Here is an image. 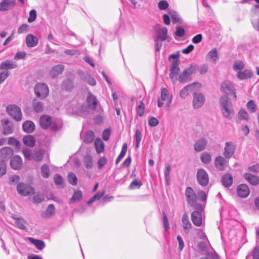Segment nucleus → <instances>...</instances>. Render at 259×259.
Instances as JSON below:
<instances>
[{"instance_id": "obj_40", "label": "nucleus", "mask_w": 259, "mask_h": 259, "mask_svg": "<svg viewBox=\"0 0 259 259\" xmlns=\"http://www.w3.org/2000/svg\"><path fill=\"white\" fill-rule=\"evenodd\" d=\"M67 179L69 183L72 185H76L77 182V179L76 175L73 172H70L67 176Z\"/></svg>"}, {"instance_id": "obj_37", "label": "nucleus", "mask_w": 259, "mask_h": 259, "mask_svg": "<svg viewBox=\"0 0 259 259\" xmlns=\"http://www.w3.org/2000/svg\"><path fill=\"white\" fill-rule=\"evenodd\" d=\"M183 226L184 230H188L191 228L192 225L190 222L188 215L184 213L182 217Z\"/></svg>"}, {"instance_id": "obj_17", "label": "nucleus", "mask_w": 259, "mask_h": 259, "mask_svg": "<svg viewBox=\"0 0 259 259\" xmlns=\"http://www.w3.org/2000/svg\"><path fill=\"white\" fill-rule=\"evenodd\" d=\"M207 145V140L201 138L197 140L194 144V149L196 152H200L203 150Z\"/></svg>"}, {"instance_id": "obj_26", "label": "nucleus", "mask_w": 259, "mask_h": 259, "mask_svg": "<svg viewBox=\"0 0 259 259\" xmlns=\"http://www.w3.org/2000/svg\"><path fill=\"white\" fill-rule=\"evenodd\" d=\"M252 76V73L250 70L245 69L244 71H238L237 76L240 80H245Z\"/></svg>"}, {"instance_id": "obj_15", "label": "nucleus", "mask_w": 259, "mask_h": 259, "mask_svg": "<svg viewBox=\"0 0 259 259\" xmlns=\"http://www.w3.org/2000/svg\"><path fill=\"white\" fill-rule=\"evenodd\" d=\"M13 150L10 147H4L0 150V160L2 162H5L13 154Z\"/></svg>"}, {"instance_id": "obj_64", "label": "nucleus", "mask_w": 259, "mask_h": 259, "mask_svg": "<svg viewBox=\"0 0 259 259\" xmlns=\"http://www.w3.org/2000/svg\"><path fill=\"white\" fill-rule=\"evenodd\" d=\"M33 159L35 161H39L41 160L43 157V155L40 152H36L33 154Z\"/></svg>"}, {"instance_id": "obj_62", "label": "nucleus", "mask_w": 259, "mask_h": 259, "mask_svg": "<svg viewBox=\"0 0 259 259\" xmlns=\"http://www.w3.org/2000/svg\"><path fill=\"white\" fill-rule=\"evenodd\" d=\"M175 34L178 37H183L185 34V30L181 27H177Z\"/></svg>"}, {"instance_id": "obj_41", "label": "nucleus", "mask_w": 259, "mask_h": 259, "mask_svg": "<svg viewBox=\"0 0 259 259\" xmlns=\"http://www.w3.org/2000/svg\"><path fill=\"white\" fill-rule=\"evenodd\" d=\"M83 162L85 166L88 168H91L93 166V159L90 155H87L84 157Z\"/></svg>"}, {"instance_id": "obj_27", "label": "nucleus", "mask_w": 259, "mask_h": 259, "mask_svg": "<svg viewBox=\"0 0 259 259\" xmlns=\"http://www.w3.org/2000/svg\"><path fill=\"white\" fill-rule=\"evenodd\" d=\"M222 183L225 187H229L233 183V178L229 174L224 175L222 178Z\"/></svg>"}, {"instance_id": "obj_38", "label": "nucleus", "mask_w": 259, "mask_h": 259, "mask_svg": "<svg viewBox=\"0 0 259 259\" xmlns=\"http://www.w3.org/2000/svg\"><path fill=\"white\" fill-rule=\"evenodd\" d=\"M200 159L203 163L207 164L211 161V156L208 152H203L201 155Z\"/></svg>"}, {"instance_id": "obj_30", "label": "nucleus", "mask_w": 259, "mask_h": 259, "mask_svg": "<svg viewBox=\"0 0 259 259\" xmlns=\"http://www.w3.org/2000/svg\"><path fill=\"white\" fill-rule=\"evenodd\" d=\"M87 101L89 107L92 109H95L98 103L96 97L91 94H89L88 97Z\"/></svg>"}, {"instance_id": "obj_47", "label": "nucleus", "mask_w": 259, "mask_h": 259, "mask_svg": "<svg viewBox=\"0 0 259 259\" xmlns=\"http://www.w3.org/2000/svg\"><path fill=\"white\" fill-rule=\"evenodd\" d=\"M94 139V133L92 131H88L85 135L84 142L88 143H91Z\"/></svg>"}, {"instance_id": "obj_36", "label": "nucleus", "mask_w": 259, "mask_h": 259, "mask_svg": "<svg viewBox=\"0 0 259 259\" xmlns=\"http://www.w3.org/2000/svg\"><path fill=\"white\" fill-rule=\"evenodd\" d=\"M5 125H4V135H9L13 133V127L11 124H10L9 121L5 120L4 121Z\"/></svg>"}, {"instance_id": "obj_19", "label": "nucleus", "mask_w": 259, "mask_h": 259, "mask_svg": "<svg viewBox=\"0 0 259 259\" xmlns=\"http://www.w3.org/2000/svg\"><path fill=\"white\" fill-rule=\"evenodd\" d=\"M238 195L241 198L247 197L250 193L248 186L245 184L239 185L237 189Z\"/></svg>"}, {"instance_id": "obj_28", "label": "nucleus", "mask_w": 259, "mask_h": 259, "mask_svg": "<svg viewBox=\"0 0 259 259\" xmlns=\"http://www.w3.org/2000/svg\"><path fill=\"white\" fill-rule=\"evenodd\" d=\"M244 178L251 184L256 185L259 183V178L250 174L246 173L244 174Z\"/></svg>"}, {"instance_id": "obj_53", "label": "nucleus", "mask_w": 259, "mask_h": 259, "mask_svg": "<svg viewBox=\"0 0 259 259\" xmlns=\"http://www.w3.org/2000/svg\"><path fill=\"white\" fill-rule=\"evenodd\" d=\"M246 107L251 112H254L256 110V105L252 100H250L247 102Z\"/></svg>"}, {"instance_id": "obj_1", "label": "nucleus", "mask_w": 259, "mask_h": 259, "mask_svg": "<svg viewBox=\"0 0 259 259\" xmlns=\"http://www.w3.org/2000/svg\"><path fill=\"white\" fill-rule=\"evenodd\" d=\"M220 103L223 116L228 119H231L234 114V110L228 96L227 95L222 96L220 99Z\"/></svg>"}, {"instance_id": "obj_42", "label": "nucleus", "mask_w": 259, "mask_h": 259, "mask_svg": "<svg viewBox=\"0 0 259 259\" xmlns=\"http://www.w3.org/2000/svg\"><path fill=\"white\" fill-rule=\"evenodd\" d=\"M41 174L44 178H48L50 176V169L47 165L44 164L41 166Z\"/></svg>"}, {"instance_id": "obj_32", "label": "nucleus", "mask_w": 259, "mask_h": 259, "mask_svg": "<svg viewBox=\"0 0 259 259\" xmlns=\"http://www.w3.org/2000/svg\"><path fill=\"white\" fill-rule=\"evenodd\" d=\"M179 71V68L178 67V63L177 62L172 63V66L171 67L170 73L169 74L170 78L174 80L176 75Z\"/></svg>"}, {"instance_id": "obj_34", "label": "nucleus", "mask_w": 259, "mask_h": 259, "mask_svg": "<svg viewBox=\"0 0 259 259\" xmlns=\"http://www.w3.org/2000/svg\"><path fill=\"white\" fill-rule=\"evenodd\" d=\"M95 146L98 153H100L104 151V144L101 139L97 138L96 139L95 142Z\"/></svg>"}, {"instance_id": "obj_50", "label": "nucleus", "mask_w": 259, "mask_h": 259, "mask_svg": "<svg viewBox=\"0 0 259 259\" xmlns=\"http://www.w3.org/2000/svg\"><path fill=\"white\" fill-rule=\"evenodd\" d=\"M15 224L17 227L21 230H25L26 229L25 225L26 222L23 218L18 219V221H16Z\"/></svg>"}, {"instance_id": "obj_59", "label": "nucleus", "mask_w": 259, "mask_h": 259, "mask_svg": "<svg viewBox=\"0 0 259 259\" xmlns=\"http://www.w3.org/2000/svg\"><path fill=\"white\" fill-rule=\"evenodd\" d=\"M23 153L26 159L28 160H32L33 159V154L31 153L30 150L24 148L23 150Z\"/></svg>"}, {"instance_id": "obj_25", "label": "nucleus", "mask_w": 259, "mask_h": 259, "mask_svg": "<svg viewBox=\"0 0 259 259\" xmlns=\"http://www.w3.org/2000/svg\"><path fill=\"white\" fill-rule=\"evenodd\" d=\"M23 130L27 133H31L35 130L34 123L30 120L25 121L22 125Z\"/></svg>"}, {"instance_id": "obj_60", "label": "nucleus", "mask_w": 259, "mask_h": 259, "mask_svg": "<svg viewBox=\"0 0 259 259\" xmlns=\"http://www.w3.org/2000/svg\"><path fill=\"white\" fill-rule=\"evenodd\" d=\"M8 144L10 145H13L16 146L17 148H19L20 147V144L19 142L16 139L13 137L9 138L8 139Z\"/></svg>"}, {"instance_id": "obj_22", "label": "nucleus", "mask_w": 259, "mask_h": 259, "mask_svg": "<svg viewBox=\"0 0 259 259\" xmlns=\"http://www.w3.org/2000/svg\"><path fill=\"white\" fill-rule=\"evenodd\" d=\"M38 39L37 37L31 34H29L26 37V44L28 47H34L38 44Z\"/></svg>"}, {"instance_id": "obj_4", "label": "nucleus", "mask_w": 259, "mask_h": 259, "mask_svg": "<svg viewBox=\"0 0 259 259\" xmlns=\"http://www.w3.org/2000/svg\"><path fill=\"white\" fill-rule=\"evenodd\" d=\"M8 114L16 121H19L22 120V114L21 109L15 105H10L7 107Z\"/></svg>"}, {"instance_id": "obj_5", "label": "nucleus", "mask_w": 259, "mask_h": 259, "mask_svg": "<svg viewBox=\"0 0 259 259\" xmlns=\"http://www.w3.org/2000/svg\"><path fill=\"white\" fill-rule=\"evenodd\" d=\"M166 102L165 107L169 108L172 101V96L169 94L168 91L166 88H163L161 91L160 98L158 100V107H161Z\"/></svg>"}, {"instance_id": "obj_46", "label": "nucleus", "mask_w": 259, "mask_h": 259, "mask_svg": "<svg viewBox=\"0 0 259 259\" xmlns=\"http://www.w3.org/2000/svg\"><path fill=\"white\" fill-rule=\"evenodd\" d=\"M170 170H171L170 165L169 164H166L165 165V169L164 171V177H165L166 183L167 185L169 184L168 182H169V180L170 179L169 174H170Z\"/></svg>"}, {"instance_id": "obj_14", "label": "nucleus", "mask_w": 259, "mask_h": 259, "mask_svg": "<svg viewBox=\"0 0 259 259\" xmlns=\"http://www.w3.org/2000/svg\"><path fill=\"white\" fill-rule=\"evenodd\" d=\"M191 219L193 223L196 226H201L203 222L201 210H196L191 214Z\"/></svg>"}, {"instance_id": "obj_29", "label": "nucleus", "mask_w": 259, "mask_h": 259, "mask_svg": "<svg viewBox=\"0 0 259 259\" xmlns=\"http://www.w3.org/2000/svg\"><path fill=\"white\" fill-rule=\"evenodd\" d=\"M23 142L26 146L32 147L35 145V139L32 136L27 135L23 137Z\"/></svg>"}, {"instance_id": "obj_9", "label": "nucleus", "mask_w": 259, "mask_h": 259, "mask_svg": "<svg viewBox=\"0 0 259 259\" xmlns=\"http://www.w3.org/2000/svg\"><path fill=\"white\" fill-rule=\"evenodd\" d=\"M205 100V97L203 94L200 93L194 92L193 106L195 109H199L202 107L204 104Z\"/></svg>"}, {"instance_id": "obj_33", "label": "nucleus", "mask_w": 259, "mask_h": 259, "mask_svg": "<svg viewBox=\"0 0 259 259\" xmlns=\"http://www.w3.org/2000/svg\"><path fill=\"white\" fill-rule=\"evenodd\" d=\"M28 239L39 250H42L45 246V243L42 240H36L32 238H29Z\"/></svg>"}, {"instance_id": "obj_52", "label": "nucleus", "mask_w": 259, "mask_h": 259, "mask_svg": "<svg viewBox=\"0 0 259 259\" xmlns=\"http://www.w3.org/2000/svg\"><path fill=\"white\" fill-rule=\"evenodd\" d=\"M73 85L72 81L69 79H66L63 81L62 84V89L70 90L72 88Z\"/></svg>"}, {"instance_id": "obj_18", "label": "nucleus", "mask_w": 259, "mask_h": 259, "mask_svg": "<svg viewBox=\"0 0 259 259\" xmlns=\"http://www.w3.org/2000/svg\"><path fill=\"white\" fill-rule=\"evenodd\" d=\"M223 156H218L215 159V166L220 170H224L227 166L228 161Z\"/></svg>"}, {"instance_id": "obj_49", "label": "nucleus", "mask_w": 259, "mask_h": 259, "mask_svg": "<svg viewBox=\"0 0 259 259\" xmlns=\"http://www.w3.org/2000/svg\"><path fill=\"white\" fill-rule=\"evenodd\" d=\"M135 139H136V148H138L139 147L140 143L142 139L141 132L139 130H137L135 133Z\"/></svg>"}, {"instance_id": "obj_20", "label": "nucleus", "mask_w": 259, "mask_h": 259, "mask_svg": "<svg viewBox=\"0 0 259 259\" xmlns=\"http://www.w3.org/2000/svg\"><path fill=\"white\" fill-rule=\"evenodd\" d=\"M167 37V29L165 27H159L157 31V37L156 41L159 40L163 41L166 40Z\"/></svg>"}, {"instance_id": "obj_23", "label": "nucleus", "mask_w": 259, "mask_h": 259, "mask_svg": "<svg viewBox=\"0 0 259 259\" xmlns=\"http://www.w3.org/2000/svg\"><path fill=\"white\" fill-rule=\"evenodd\" d=\"M64 69V65H56L52 68L50 72V74L52 78L57 77L59 74H61L63 72Z\"/></svg>"}, {"instance_id": "obj_57", "label": "nucleus", "mask_w": 259, "mask_h": 259, "mask_svg": "<svg viewBox=\"0 0 259 259\" xmlns=\"http://www.w3.org/2000/svg\"><path fill=\"white\" fill-rule=\"evenodd\" d=\"M36 18V12L35 10H32L29 12V16L28 19V21L29 23H32L34 21Z\"/></svg>"}, {"instance_id": "obj_24", "label": "nucleus", "mask_w": 259, "mask_h": 259, "mask_svg": "<svg viewBox=\"0 0 259 259\" xmlns=\"http://www.w3.org/2000/svg\"><path fill=\"white\" fill-rule=\"evenodd\" d=\"M17 67V64L10 60L4 61L0 64V69L1 70L12 69L16 68Z\"/></svg>"}, {"instance_id": "obj_6", "label": "nucleus", "mask_w": 259, "mask_h": 259, "mask_svg": "<svg viewBox=\"0 0 259 259\" xmlns=\"http://www.w3.org/2000/svg\"><path fill=\"white\" fill-rule=\"evenodd\" d=\"M200 87V84L198 82H194L185 87L180 92V96L182 99H185L190 93L195 92L197 89Z\"/></svg>"}, {"instance_id": "obj_61", "label": "nucleus", "mask_w": 259, "mask_h": 259, "mask_svg": "<svg viewBox=\"0 0 259 259\" xmlns=\"http://www.w3.org/2000/svg\"><path fill=\"white\" fill-rule=\"evenodd\" d=\"M29 25L26 24L21 25L18 29V33H23L27 32L29 29Z\"/></svg>"}, {"instance_id": "obj_51", "label": "nucleus", "mask_w": 259, "mask_h": 259, "mask_svg": "<svg viewBox=\"0 0 259 259\" xmlns=\"http://www.w3.org/2000/svg\"><path fill=\"white\" fill-rule=\"evenodd\" d=\"M162 220L163 223V227L165 231H168L169 229V223L167 217L164 212L162 213Z\"/></svg>"}, {"instance_id": "obj_63", "label": "nucleus", "mask_w": 259, "mask_h": 259, "mask_svg": "<svg viewBox=\"0 0 259 259\" xmlns=\"http://www.w3.org/2000/svg\"><path fill=\"white\" fill-rule=\"evenodd\" d=\"M10 73L7 71L0 73V84L3 82L9 76Z\"/></svg>"}, {"instance_id": "obj_16", "label": "nucleus", "mask_w": 259, "mask_h": 259, "mask_svg": "<svg viewBox=\"0 0 259 259\" xmlns=\"http://www.w3.org/2000/svg\"><path fill=\"white\" fill-rule=\"evenodd\" d=\"M16 3V0H3L0 3V11L3 12L13 9Z\"/></svg>"}, {"instance_id": "obj_10", "label": "nucleus", "mask_w": 259, "mask_h": 259, "mask_svg": "<svg viewBox=\"0 0 259 259\" xmlns=\"http://www.w3.org/2000/svg\"><path fill=\"white\" fill-rule=\"evenodd\" d=\"M197 179L198 183L202 186H206L209 182L208 176L203 169H199L197 172Z\"/></svg>"}, {"instance_id": "obj_3", "label": "nucleus", "mask_w": 259, "mask_h": 259, "mask_svg": "<svg viewBox=\"0 0 259 259\" xmlns=\"http://www.w3.org/2000/svg\"><path fill=\"white\" fill-rule=\"evenodd\" d=\"M35 96L40 99H45L49 95V89L48 85L44 83H37L34 88Z\"/></svg>"}, {"instance_id": "obj_54", "label": "nucleus", "mask_w": 259, "mask_h": 259, "mask_svg": "<svg viewBox=\"0 0 259 259\" xmlns=\"http://www.w3.org/2000/svg\"><path fill=\"white\" fill-rule=\"evenodd\" d=\"M238 117L240 119L247 120L248 119V115L246 111L241 109L238 113Z\"/></svg>"}, {"instance_id": "obj_31", "label": "nucleus", "mask_w": 259, "mask_h": 259, "mask_svg": "<svg viewBox=\"0 0 259 259\" xmlns=\"http://www.w3.org/2000/svg\"><path fill=\"white\" fill-rule=\"evenodd\" d=\"M206 57L208 59H210L213 62L215 63L219 59V56L217 49L214 48L209 51L207 54Z\"/></svg>"}, {"instance_id": "obj_43", "label": "nucleus", "mask_w": 259, "mask_h": 259, "mask_svg": "<svg viewBox=\"0 0 259 259\" xmlns=\"http://www.w3.org/2000/svg\"><path fill=\"white\" fill-rule=\"evenodd\" d=\"M233 69L235 71H241L244 68V64L241 61H236L233 64Z\"/></svg>"}, {"instance_id": "obj_8", "label": "nucleus", "mask_w": 259, "mask_h": 259, "mask_svg": "<svg viewBox=\"0 0 259 259\" xmlns=\"http://www.w3.org/2000/svg\"><path fill=\"white\" fill-rule=\"evenodd\" d=\"M17 189L19 194L24 196L32 195L34 193V189L32 187L23 183L18 185Z\"/></svg>"}, {"instance_id": "obj_39", "label": "nucleus", "mask_w": 259, "mask_h": 259, "mask_svg": "<svg viewBox=\"0 0 259 259\" xmlns=\"http://www.w3.org/2000/svg\"><path fill=\"white\" fill-rule=\"evenodd\" d=\"M54 180L57 186L60 187H63L64 186V180L60 175L58 174L55 175L54 177Z\"/></svg>"}, {"instance_id": "obj_13", "label": "nucleus", "mask_w": 259, "mask_h": 259, "mask_svg": "<svg viewBox=\"0 0 259 259\" xmlns=\"http://www.w3.org/2000/svg\"><path fill=\"white\" fill-rule=\"evenodd\" d=\"M236 147L232 142H227L225 143L223 155L226 159H229L234 155Z\"/></svg>"}, {"instance_id": "obj_44", "label": "nucleus", "mask_w": 259, "mask_h": 259, "mask_svg": "<svg viewBox=\"0 0 259 259\" xmlns=\"http://www.w3.org/2000/svg\"><path fill=\"white\" fill-rule=\"evenodd\" d=\"M82 196L81 191L78 190L76 191L73 195L72 198L70 199L71 202H75L80 200Z\"/></svg>"}, {"instance_id": "obj_58", "label": "nucleus", "mask_w": 259, "mask_h": 259, "mask_svg": "<svg viewBox=\"0 0 259 259\" xmlns=\"http://www.w3.org/2000/svg\"><path fill=\"white\" fill-rule=\"evenodd\" d=\"M168 6V3L166 1H161L158 4V7L160 10H166Z\"/></svg>"}, {"instance_id": "obj_21", "label": "nucleus", "mask_w": 259, "mask_h": 259, "mask_svg": "<svg viewBox=\"0 0 259 259\" xmlns=\"http://www.w3.org/2000/svg\"><path fill=\"white\" fill-rule=\"evenodd\" d=\"M10 164L12 168L15 170L20 169L22 165V160L19 156L16 155L11 160Z\"/></svg>"}, {"instance_id": "obj_45", "label": "nucleus", "mask_w": 259, "mask_h": 259, "mask_svg": "<svg viewBox=\"0 0 259 259\" xmlns=\"http://www.w3.org/2000/svg\"><path fill=\"white\" fill-rule=\"evenodd\" d=\"M55 207L53 204H50L46 211V217H50L55 214Z\"/></svg>"}, {"instance_id": "obj_12", "label": "nucleus", "mask_w": 259, "mask_h": 259, "mask_svg": "<svg viewBox=\"0 0 259 259\" xmlns=\"http://www.w3.org/2000/svg\"><path fill=\"white\" fill-rule=\"evenodd\" d=\"M194 71L192 66L186 69L179 75L178 80L181 83H185L190 79L191 76Z\"/></svg>"}, {"instance_id": "obj_56", "label": "nucleus", "mask_w": 259, "mask_h": 259, "mask_svg": "<svg viewBox=\"0 0 259 259\" xmlns=\"http://www.w3.org/2000/svg\"><path fill=\"white\" fill-rule=\"evenodd\" d=\"M142 185V183L138 180H135L130 184L129 188L131 189L139 188Z\"/></svg>"}, {"instance_id": "obj_55", "label": "nucleus", "mask_w": 259, "mask_h": 259, "mask_svg": "<svg viewBox=\"0 0 259 259\" xmlns=\"http://www.w3.org/2000/svg\"><path fill=\"white\" fill-rule=\"evenodd\" d=\"M84 80L85 82L91 85H95L96 84V80L89 74H87V76L84 77Z\"/></svg>"}, {"instance_id": "obj_48", "label": "nucleus", "mask_w": 259, "mask_h": 259, "mask_svg": "<svg viewBox=\"0 0 259 259\" xmlns=\"http://www.w3.org/2000/svg\"><path fill=\"white\" fill-rule=\"evenodd\" d=\"M136 110L138 114L140 116H142L145 111V105L142 102H140L139 104L137 106Z\"/></svg>"}, {"instance_id": "obj_35", "label": "nucleus", "mask_w": 259, "mask_h": 259, "mask_svg": "<svg viewBox=\"0 0 259 259\" xmlns=\"http://www.w3.org/2000/svg\"><path fill=\"white\" fill-rule=\"evenodd\" d=\"M32 106L34 110L36 112H41L44 109V105L41 102L38 101L35 99L33 100Z\"/></svg>"}, {"instance_id": "obj_7", "label": "nucleus", "mask_w": 259, "mask_h": 259, "mask_svg": "<svg viewBox=\"0 0 259 259\" xmlns=\"http://www.w3.org/2000/svg\"><path fill=\"white\" fill-rule=\"evenodd\" d=\"M185 196L187 203L191 206L196 207L197 197L191 187H187L186 188Z\"/></svg>"}, {"instance_id": "obj_2", "label": "nucleus", "mask_w": 259, "mask_h": 259, "mask_svg": "<svg viewBox=\"0 0 259 259\" xmlns=\"http://www.w3.org/2000/svg\"><path fill=\"white\" fill-rule=\"evenodd\" d=\"M39 124L44 129H47L49 127L52 131H57L58 129L56 121H53L52 118L47 115H43L40 117Z\"/></svg>"}, {"instance_id": "obj_11", "label": "nucleus", "mask_w": 259, "mask_h": 259, "mask_svg": "<svg viewBox=\"0 0 259 259\" xmlns=\"http://www.w3.org/2000/svg\"><path fill=\"white\" fill-rule=\"evenodd\" d=\"M221 91L226 94H233L235 99L236 98V93L233 84L230 81H223L221 85Z\"/></svg>"}]
</instances>
